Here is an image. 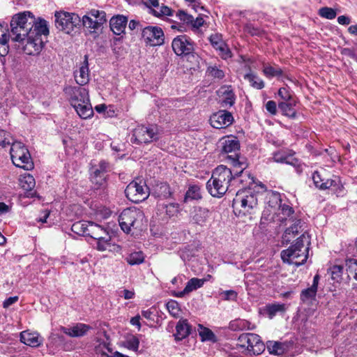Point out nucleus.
<instances>
[{
  "label": "nucleus",
  "instance_id": "32",
  "mask_svg": "<svg viewBox=\"0 0 357 357\" xmlns=\"http://www.w3.org/2000/svg\"><path fill=\"white\" fill-rule=\"evenodd\" d=\"M159 210L162 213H165L166 218L169 219L177 215L178 212V204L175 203L163 204L160 206Z\"/></svg>",
  "mask_w": 357,
  "mask_h": 357
},
{
  "label": "nucleus",
  "instance_id": "7",
  "mask_svg": "<svg viewBox=\"0 0 357 357\" xmlns=\"http://www.w3.org/2000/svg\"><path fill=\"white\" fill-rule=\"evenodd\" d=\"M237 341V347L245 349L250 355L257 356L265 350V345L261 337L255 333H243Z\"/></svg>",
  "mask_w": 357,
  "mask_h": 357
},
{
  "label": "nucleus",
  "instance_id": "41",
  "mask_svg": "<svg viewBox=\"0 0 357 357\" xmlns=\"http://www.w3.org/2000/svg\"><path fill=\"white\" fill-rule=\"evenodd\" d=\"M302 221L301 219H297L296 222L289 228H287L284 234H283V240L289 241V235L296 236L298 234L299 229L301 228V224Z\"/></svg>",
  "mask_w": 357,
  "mask_h": 357
},
{
  "label": "nucleus",
  "instance_id": "50",
  "mask_svg": "<svg viewBox=\"0 0 357 357\" xmlns=\"http://www.w3.org/2000/svg\"><path fill=\"white\" fill-rule=\"evenodd\" d=\"M319 15L324 18L333 20L335 18L337 12L335 9L329 7H323L319 10Z\"/></svg>",
  "mask_w": 357,
  "mask_h": 357
},
{
  "label": "nucleus",
  "instance_id": "54",
  "mask_svg": "<svg viewBox=\"0 0 357 357\" xmlns=\"http://www.w3.org/2000/svg\"><path fill=\"white\" fill-rule=\"evenodd\" d=\"M87 15H89L92 18L98 20L102 23H105L107 21L106 14L104 11L93 9L90 10Z\"/></svg>",
  "mask_w": 357,
  "mask_h": 357
},
{
  "label": "nucleus",
  "instance_id": "11",
  "mask_svg": "<svg viewBox=\"0 0 357 357\" xmlns=\"http://www.w3.org/2000/svg\"><path fill=\"white\" fill-rule=\"evenodd\" d=\"M142 37L146 45L151 47L160 46L164 44L165 35L160 26H148L142 31Z\"/></svg>",
  "mask_w": 357,
  "mask_h": 357
},
{
  "label": "nucleus",
  "instance_id": "58",
  "mask_svg": "<svg viewBox=\"0 0 357 357\" xmlns=\"http://www.w3.org/2000/svg\"><path fill=\"white\" fill-rule=\"evenodd\" d=\"M220 294L225 301H236L238 295L234 290L223 291Z\"/></svg>",
  "mask_w": 357,
  "mask_h": 357
},
{
  "label": "nucleus",
  "instance_id": "14",
  "mask_svg": "<svg viewBox=\"0 0 357 357\" xmlns=\"http://www.w3.org/2000/svg\"><path fill=\"white\" fill-rule=\"evenodd\" d=\"M234 117L231 112L227 110H220L210 117L212 127L216 129L225 128L232 124Z\"/></svg>",
  "mask_w": 357,
  "mask_h": 357
},
{
  "label": "nucleus",
  "instance_id": "44",
  "mask_svg": "<svg viewBox=\"0 0 357 357\" xmlns=\"http://www.w3.org/2000/svg\"><path fill=\"white\" fill-rule=\"evenodd\" d=\"M199 334L202 341H215V335L208 328L204 327L202 325H199Z\"/></svg>",
  "mask_w": 357,
  "mask_h": 357
},
{
  "label": "nucleus",
  "instance_id": "35",
  "mask_svg": "<svg viewBox=\"0 0 357 357\" xmlns=\"http://www.w3.org/2000/svg\"><path fill=\"white\" fill-rule=\"evenodd\" d=\"M244 79L248 81L250 84L257 89H261L264 87V81L254 73H248L245 75Z\"/></svg>",
  "mask_w": 357,
  "mask_h": 357
},
{
  "label": "nucleus",
  "instance_id": "29",
  "mask_svg": "<svg viewBox=\"0 0 357 357\" xmlns=\"http://www.w3.org/2000/svg\"><path fill=\"white\" fill-rule=\"evenodd\" d=\"M273 161L278 163H284L292 166L297 173L303 172L304 164L298 158H273Z\"/></svg>",
  "mask_w": 357,
  "mask_h": 357
},
{
  "label": "nucleus",
  "instance_id": "56",
  "mask_svg": "<svg viewBox=\"0 0 357 357\" xmlns=\"http://www.w3.org/2000/svg\"><path fill=\"white\" fill-rule=\"evenodd\" d=\"M13 137L9 132L3 130H0V146L6 147V145H10Z\"/></svg>",
  "mask_w": 357,
  "mask_h": 357
},
{
  "label": "nucleus",
  "instance_id": "52",
  "mask_svg": "<svg viewBox=\"0 0 357 357\" xmlns=\"http://www.w3.org/2000/svg\"><path fill=\"white\" fill-rule=\"evenodd\" d=\"M209 41L214 49H218L219 47L222 46L225 43L220 33H215L211 35Z\"/></svg>",
  "mask_w": 357,
  "mask_h": 357
},
{
  "label": "nucleus",
  "instance_id": "2",
  "mask_svg": "<svg viewBox=\"0 0 357 357\" xmlns=\"http://www.w3.org/2000/svg\"><path fill=\"white\" fill-rule=\"evenodd\" d=\"M38 22L32 13L24 11L15 15L10 21V31L6 26L0 24V56H6L8 52V43L10 39L15 42L27 35Z\"/></svg>",
  "mask_w": 357,
  "mask_h": 357
},
{
  "label": "nucleus",
  "instance_id": "37",
  "mask_svg": "<svg viewBox=\"0 0 357 357\" xmlns=\"http://www.w3.org/2000/svg\"><path fill=\"white\" fill-rule=\"evenodd\" d=\"M92 222L79 221L72 225V231L78 234L87 236L88 229Z\"/></svg>",
  "mask_w": 357,
  "mask_h": 357
},
{
  "label": "nucleus",
  "instance_id": "17",
  "mask_svg": "<svg viewBox=\"0 0 357 357\" xmlns=\"http://www.w3.org/2000/svg\"><path fill=\"white\" fill-rule=\"evenodd\" d=\"M312 180L315 186L321 190H326L335 186L339 183V179H325L322 177L321 173L315 171L312 174Z\"/></svg>",
  "mask_w": 357,
  "mask_h": 357
},
{
  "label": "nucleus",
  "instance_id": "27",
  "mask_svg": "<svg viewBox=\"0 0 357 357\" xmlns=\"http://www.w3.org/2000/svg\"><path fill=\"white\" fill-rule=\"evenodd\" d=\"M87 236L98 241L109 236L108 231L103 227L92 222L88 229Z\"/></svg>",
  "mask_w": 357,
  "mask_h": 357
},
{
  "label": "nucleus",
  "instance_id": "26",
  "mask_svg": "<svg viewBox=\"0 0 357 357\" xmlns=\"http://www.w3.org/2000/svg\"><path fill=\"white\" fill-rule=\"evenodd\" d=\"M222 151L225 153H229L238 151L240 149V142L235 136L227 137L221 142Z\"/></svg>",
  "mask_w": 357,
  "mask_h": 357
},
{
  "label": "nucleus",
  "instance_id": "45",
  "mask_svg": "<svg viewBox=\"0 0 357 357\" xmlns=\"http://www.w3.org/2000/svg\"><path fill=\"white\" fill-rule=\"evenodd\" d=\"M112 238L109 236L103 237L102 238L97 241L96 248L99 251L111 250L112 244L111 243Z\"/></svg>",
  "mask_w": 357,
  "mask_h": 357
},
{
  "label": "nucleus",
  "instance_id": "9",
  "mask_svg": "<svg viewBox=\"0 0 357 357\" xmlns=\"http://www.w3.org/2000/svg\"><path fill=\"white\" fill-rule=\"evenodd\" d=\"M128 199L139 203L146 199L149 196V188L144 181L139 179L130 182L125 190Z\"/></svg>",
  "mask_w": 357,
  "mask_h": 357
},
{
  "label": "nucleus",
  "instance_id": "28",
  "mask_svg": "<svg viewBox=\"0 0 357 357\" xmlns=\"http://www.w3.org/2000/svg\"><path fill=\"white\" fill-rule=\"evenodd\" d=\"M10 149V156H31L30 153L26 146L21 142L11 141Z\"/></svg>",
  "mask_w": 357,
  "mask_h": 357
},
{
  "label": "nucleus",
  "instance_id": "4",
  "mask_svg": "<svg viewBox=\"0 0 357 357\" xmlns=\"http://www.w3.org/2000/svg\"><path fill=\"white\" fill-rule=\"evenodd\" d=\"M63 91L70 105L82 119H86L93 116V111L90 103L89 91L85 88L67 86Z\"/></svg>",
  "mask_w": 357,
  "mask_h": 357
},
{
  "label": "nucleus",
  "instance_id": "22",
  "mask_svg": "<svg viewBox=\"0 0 357 357\" xmlns=\"http://www.w3.org/2000/svg\"><path fill=\"white\" fill-rule=\"evenodd\" d=\"M218 92L222 97L223 107H231L234 104L236 97L231 86H223Z\"/></svg>",
  "mask_w": 357,
  "mask_h": 357
},
{
  "label": "nucleus",
  "instance_id": "24",
  "mask_svg": "<svg viewBox=\"0 0 357 357\" xmlns=\"http://www.w3.org/2000/svg\"><path fill=\"white\" fill-rule=\"evenodd\" d=\"M19 182L23 190L30 192L28 196L31 197L36 196V192L35 191L32 192L36 185V181L32 175L30 174H26L21 176L19 179Z\"/></svg>",
  "mask_w": 357,
  "mask_h": 357
},
{
  "label": "nucleus",
  "instance_id": "13",
  "mask_svg": "<svg viewBox=\"0 0 357 357\" xmlns=\"http://www.w3.org/2000/svg\"><path fill=\"white\" fill-rule=\"evenodd\" d=\"M156 139L157 134L153 128L138 126L134 129L130 141L133 144H140L151 142Z\"/></svg>",
  "mask_w": 357,
  "mask_h": 357
},
{
  "label": "nucleus",
  "instance_id": "25",
  "mask_svg": "<svg viewBox=\"0 0 357 357\" xmlns=\"http://www.w3.org/2000/svg\"><path fill=\"white\" fill-rule=\"evenodd\" d=\"M191 332V327L187 319H180L176 326V333L174 334L176 340H182L187 337Z\"/></svg>",
  "mask_w": 357,
  "mask_h": 357
},
{
  "label": "nucleus",
  "instance_id": "43",
  "mask_svg": "<svg viewBox=\"0 0 357 357\" xmlns=\"http://www.w3.org/2000/svg\"><path fill=\"white\" fill-rule=\"evenodd\" d=\"M280 210L281 211V213L284 215V218H282L280 220L281 222H284V221L287 220L288 218L289 220H294V210L292 207L286 204H280Z\"/></svg>",
  "mask_w": 357,
  "mask_h": 357
},
{
  "label": "nucleus",
  "instance_id": "62",
  "mask_svg": "<svg viewBox=\"0 0 357 357\" xmlns=\"http://www.w3.org/2000/svg\"><path fill=\"white\" fill-rule=\"evenodd\" d=\"M357 52V43L352 48H343L341 50V54L345 56H348L354 59L355 54Z\"/></svg>",
  "mask_w": 357,
  "mask_h": 357
},
{
  "label": "nucleus",
  "instance_id": "19",
  "mask_svg": "<svg viewBox=\"0 0 357 357\" xmlns=\"http://www.w3.org/2000/svg\"><path fill=\"white\" fill-rule=\"evenodd\" d=\"M210 216V211L202 207H195L191 213V221L194 224L204 226Z\"/></svg>",
  "mask_w": 357,
  "mask_h": 357
},
{
  "label": "nucleus",
  "instance_id": "15",
  "mask_svg": "<svg viewBox=\"0 0 357 357\" xmlns=\"http://www.w3.org/2000/svg\"><path fill=\"white\" fill-rule=\"evenodd\" d=\"M74 77L77 84L80 86L86 84L89 82V69L88 56H84V60L81 63L79 69L74 73Z\"/></svg>",
  "mask_w": 357,
  "mask_h": 357
},
{
  "label": "nucleus",
  "instance_id": "16",
  "mask_svg": "<svg viewBox=\"0 0 357 357\" xmlns=\"http://www.w3.org/2000/svg\"><path fill=\"white\" fill-rule=\"evenodd\" d=\"M289 342L268 341L267 349L271 354L280 356L286 353L291 347Z\"/></svg>",
  "mask_w": 357,
  "mask_h": 357
},
{
  "label": "nucleus",
  "instance_id": "8",
  "mask_svg": "<svg viewBox=\"0 0 357 357\" xmlns=\"http://www.w3.org/2000/svg\"><path fill=\"white\" fill-rule=\"evenodd\" d=\"M54 17L56 28L68 34L70 33L81 22L79 15L73 13L56 12Z\"/></svg>",
  "mask_w": 357,
  "mask_h": 357
},
{
  "label": "nucleus",
  "instance_id": "59",
  "mask_svg": "<svg viewBox=\"0 0 357 357\" xmlns=\"http://www.w3.org/2000/svg\"><path fill=\"white\" fill-rule=\"evenodd\" d=\"M279 96L283 100V101H289L292 100V95L287 88L282 87L278 91Z\"/></svg>",
  "mask_w": 357,
  "mask_h": 357
},
{
  "label": "nucleus",
  "instance_id": "33",
  "mask_svg": "<svg viewBox=\"0 0 357 357\" xmlns=\"http://www.w3.org/2000/svg\"><path fill=\"white\" fill-rule=\"evenodd\" d=\"M202 198L200 187L197 185H190L185 195V202L197 200Z\"/></svg>",
  "mask_w": 357,
  "mask_h": 357
},
{
  "label": "nucleus",
  "instance_id": "21",
  "mask_svg": "<svg viewBox=\"0 0 357 357\" xmlns=\"http://www.w3.org/2000/svg\"><path fill=\"white\" fill-rule=\"evenodd\" d=\"M90 165L89 172L92 174L107 175V173L111 171L109 163L103 159H93L91 160Z\"/></svg>",
  "mask_w": 357,
  "mask_h": 357
},
{
  "label": "nucleus",
  "instance_id": "1",
  "mask_svg": "<svg viewBox=\"0 0 357 357\" xmlns=\"http://www.w3.org/2000/svg\"><path fill=\"white\" fill-rule=\"evenodd\" d=\"M231 168L219 165L212 173L211 178L206 183V188L211 195L215 197L223 196L229 189V183L236 181L238 176L245 174L250 180L249 184L255 183V178L244 171L249 164L247 158H228Z\"/></svg>",
  "mask_w": 357,
  "mask_h": 357
},
{
  "label": "nucleus",
  "instance_id": "39",
  "mask_svg": "<svg viewBox=\"0 0 357 357\" xmlns=\"http://www.w3.org/2000/svg\"><path fill=\"white\" fill-rule=\"evenodd\" d=\"M82 22L85 27L93 30L99 29L103 24V23L92 18L89 15H84Z\"/></svg>",
  "mask_w": 357,
  "mask_h": 357
},
{
  "label": "nucleus",
  "instance_id": "5",
  "mask_svg": "<svg viewBox=\"0 0 357 357\" xmlns=\"http://www.w3.org/2000/svg\"><path fill=\"white\" fill-rule=\"evenodd\" d=\"M309 245V236L303 234L296 239L294 244L281 252L282 261L284 263L294 264L296 266L304 264L308 257Z\"/></svg>",
  "mask_w": 357,
  "mask_h": 357
},
{
  "label": "nucleus",
  "instance_id": "55",
  "mask_svg": "<svg viewBox=\"0 0 357 357\" xmlns=\"http://www.w3.org/2000/svg\"><path fill=\"white\" fill-rule=\"evenodd\" d=\"M218 52V55L222 59H227L232 56L231 52L230 49L229 48L228 45L226 44H223L222 46L219 47L218 49L215 50Z\"/></svg>",
  "mask_w": 357,
  "mask_h": 357
},
{
  "label": "nucleus",
  "instance_id": "49",
  "mask_svg": "<svg viewBox=\"0 0 357 357\" xmlns=\"http://www.w3.org/2000/svg\"><path fill=\"white\" fill-rule=\"evenodd\" d=\"M250 323L243 319H236L230 323V328L234 331H243L244 329H250Z\"/></svg>",
  "mask_w": 357,
  "mask_h": 357
},
{
  "label": "nucleus",
  "instance_id": "18",
  "mask_svg": "<svg viewBox=\"0 0 357 357\" xmlns=\"http://www.w3.org/2000/svg\"><path fill=\"white\" fill-rule=\"evenodd\" d=\"M90 328L89 325L79 323L72 327H62L61 331L70 337H79L85 335Z\"/></svg>",
  "mask_w": 357,
  "mask_h": 357
},
{
  "label": "nucleus",
  "instance_id": "40",
  "mask_svg": "<svg viewBox=\"0 0 357 357\" xmlns=\"http://www.w3.org/2000/svg\"><path fill=\"white\" fill-rule=\"evenodd\" d=\"M206 281V279H199L197 278H191L188 280L185 287V291H188L189 294L190 292L202 287Z\"/></svg>",
  "mask_w": 357,
  "mask_h": 357
},
{
  "label": "nucleus",
  "instance_id": "61",
  "mask_svg": "<svg viewBox=\"0 0 357 357\" xmlns=\"http://www.w3.org/2000/svg\"><path fill=\"white\" fill-rule=\"evenodd\" d=\"M159 196L162 197L164 198H167L170 197L172 192L170 191L169 186L166 183H162L160 186Z\"/></svg>",
  "mask_w": 357,
  "mask_h": 357
},
{
  "label": "nucleus",
  "instance_id": "64",
  "mask_svg": "<svg viewBox=\"0 0 357 357\" xmlns=\"http://www.w3.org/2000/svg\"><path fill=\"white\" fill-rule=\"evenodd\" d=\"M348 266L350 271L354 272V278L357 280V259H349Z\"/></svg>",
  "mask_w": 357,
  "mask_h": 357
},
{
  "label": "nucleus",
  "instance_id": "53",
  "mask_svg": "<svg viewBox=\"0 0 357 357\" xmlns=\"http://www.w3.org/2000/svg\"><path fill=\"white\" fill-rule=\"evenodd\" d=\"M151 13L155 17L172 16L173 10L168 6H162L159 10L151 9Z\"/></svg>",
  "mask_w": 357,
  "mask_h": 357
},
{
  "label": "nucleus",
  "instance_id": "46",
  "mask_svg": "<svg viewBox=\"0 0 357 357\" xmlns=\"http://www.w3.org/2000/svg\"><path fill=\"white\" fill-rule=\"evenodd\" d=\"M317 290L312 287H309L303 290L301 293V299L303 302H309L315 298Z\"/></svg>",
  "mask_w": 357,
  "mask_h": 357
},
{
  "label": "nucleus",
  "instance_id": "36",
  "mask_svg": "<svg viewBox=\"0 0 357 357\" xmlns=\"http://www.w3.org/2000/svg\"><path fill=\"white\" fill-rule=\"evenodd\" d=\"M107 175L90 173V179L94 188L99 189L104 188L107 183Z\"/></svg>",
  "mask_w": 357,
  "mask_h": 357
},
{
  "label": "nucleus",
  "instance_id": "57",
  "mask_svg": "<svg viewBox=\"0 0 357 357\" xmlns=\"http://www.w3.org/2000/svg\"><path fill=\"white\" fill-rule=\"evenodd\" d=\"M176 17L183 23L190 24L193 22V17L183 10H178L176 14Z\"/></svg>",
  "mask_w": 357,
  "mask_h": 357
},
{
  "label": "nucleus",
  "instance_id": "63",
  "mask_svg": "<svg viewBox=\"0 0 357 357\" xmlns=\"http://www.w3.org/2000/svg\"><path fill=\"white\" fill-rule=\"evenodd\" d=\"M195 255V252L190 251L188 247H185L181 252V257L184 260H190Z\"/></svg>",
  "mask_w": 357,
  "mask_h": 357
},
{
  "label": "nucleus",
  "instance_id": "10",
  "mask_svg": "<svg viewBox=\"0 0 357 357\" xmlns=\"http://www.w3.org/2000/svg\"><path fill=\"white\" fill-rule=\"evenodd\" d=\"M258 204L257 194L250 188L238 190L233 200L234 206H241L244 213H250Z\"/></svg>",
  "mask_w": 357,
  "mask_h": 357
},
{
  "label": "nucleus",
  "instance_id": "42",
  "mask_svg": "<svg viewBox=\"0 0 357 357\" xmlns=\"http://www.w3.org/2000/svg\"><path fill=\"white\" fill-rule=\"evenodd\" d=\"M144 261V255L141 251L132 252L126 257V261L132 266L140 264Z\"/></svg>",
  "mask_w": 357,
  "mask_h": 357
},
{
  "label": "nucleus",
  "instance_id": "30",
  "mask_svg": "<svg viewBox=\"0 0 357 357\" xmlns=\"http://www.w3.org/2000/svg\"><path fill=\"white\" fill-rule=\"evenodd\" d=\"M294 105L295 101L292 99L289 101L280 102L278 105V107L284 115L294 119L296 116V113L294 109Z\"/></svg>",
  "mask_w": 357,
  "mask_h": 357
},
{
  "label": "nucleus",
  "instance_id": "31",
  "mask_svg": "<svg viewBox=\"0 0 357 357\" xmlns=\"http://www.w3.org/2000/svg\"><path fill=\"white\" fill-rule=\"evenodd\" d=\"M13 164L24 170H31L34 167L32 158H10Z\"/></svg>",
  "mask_w": 357,
  "mask_h": 357
},
{
  "label": "nucleus",
  "instance_id": "47",
  "mask_svg": "<svg viewBox=\"0 0 357 357\" xmlns=\"http://www.w3.org/2000/svg\"><path fill=\"white\" fill-rule=\"evenodd\" d=\"M206 73L210 76L213 77L215 79H223L225 75V72L222 69H220L216 66H208L206 70Z\"/></svg>",
  "mask_w": 357,
  "mask_h": 357
},
{
  "label": "nucleus",
  "instance_id": "20",
  "mask_svg": "<svg viewBox=\"0 0 357 357\" xmlns=\"http://www.w3.org/2000/svg\"><path fill=\"white\" fill-rule=\"evenodd\" d=\"M127 23L128 19L123 15L112 17L109 21L111 30L117 36H119L124 32Z\"/></svg>",
  "mask_w": 357,
  "mask_h": 357
},
{
  "label": "nucleus",
  "instance_id": "6",
  "mask_svg": "<svg viewBox=\"0 0 357 357\" xmlns=\"http://www.w3.org/2000/svg\"><path fill=\"white\" fill-rule=\"evenodd\" d=\"M146 222L144 212L135 207L124 209L119 216V225L126 234L142 231Z\"/></svg>",
  "mask_w": 357,
  "mask_h": 357
},
{
  "label": "nucleus",
  "instance_id": "12",
  "mask_svg": "<svg viewBox=\"0 0 357 357\" xmlns=\"http://www.w3.org/2000/svg\"><path fill=\"white\" fill-rule=\"evenodd\" d=\"M172 47L176 55L188 56L193 53L195 44L188 36L181 35L173 39Z\"/></svg>",
  "mask_w": 357,
  "mask_h": 357
},
{
  "label": "nucleus",
  "instance_id": "51",
  "mask_svg": "<svg viewBox=\"0 0 357 357\" xmlns=\"http://www.w3.org/2000/svg\"><path fill=\"white\" fill-rule=\"evenodd\" d=\"M330 271L332 280L334 282H340L342 280L343 267L340 265H335L331 268Z\"/></svg>",
  "mask_w": 357,
  "mask_h": 357
},
{
  "label": "nucleus",
  "instance_id": "48",
  "mask_svg": "<svg viewBox=\"0 0 357 357\" xmlns=\"http://www.w3.org/2000/svg\"><path fill=\"white\" fill-rule=\"evenodd\" d=\"M167 309L169 314L174 317H178L180 314V307L178 302L174 300H170L166 304Z\"/></svg>",
  "mask_w": 357,
  "mask_h": 357
},
{
  "label": "nucleus",
  "instance_id": "34",
  "mask_svg": "<svg viewBox=\"0 0 357 357\" xmlns=\"http://www.w3.org/2000/svg\"><path fill=\"white\" fill-rule=\"evenodd\" d=\"M265 311L270 319H273L278 312L285 311L284 304L273 303L266 306Z\"/></svg>",
  "mask_w": 357,
  "mask_h": 357
},
{
  "label": "nucleus",
  "instance_id": "38",
  "mask_svg": "<svg viewBox=\"0 0 357 357\" xmlns=\"http://www.w3.org/2000/svg\"><path fill=\"white\" fill-rule=\"evenodd\" d=\"M263 73L267 78L274 77H280L282 75V70L279 67H273L268 65H264L263 68Z\"/></svg>",
  "mask_w": 357,
  "mask_h": 357
},
{
  "label": "nucleus",
  "instance_id": "60",
  "mask_svg": "<svg viewBox=\"0 0 357 357\" xmlns=\"http://www.w3.org/2000/svg\"><path fill=\"white\" fill-rule=\"evenodd\" d=\"M139 344V341L137 337L132 336L130 339L127 340L126 345L127 347L130 349L135 351L138 349Z\"/></svg>",
  "mask_w": 357,
  "mask_h": 357
},
{
  "label": "nucleus",
  "instance_id": "3",
  "mask_svg": "<svg viewBox=\"0 0 357 357\" xmlns=\"http://www.w3.org/2000/svg\"><path fill=\"white\" fill-rule=\"evenodd\" d=\"M49 29L46 20L38 18V22L27 35L15 41V45L28 55H38L44 47L43 37H47Z\"/></svg>",
  "mask_w": 357,
  "mask_h": 357
},
{
  "label": "nucleus",
  "instance_id": "23",
  "mask_svg": "<svg viewBox=\"0 0 357 357\" xmlns=\"http://www.w3.org/2000/svg\"><path fill=\"white\" fill-rule=\"evenodd\" d=\"M20 340L24 344L32 347H37L43 342V338L37 333L28 331H22L20 333Z\"/></svg>",
  "mask_w": 357,
  "mask_h": 357
}]
</instances>
